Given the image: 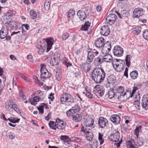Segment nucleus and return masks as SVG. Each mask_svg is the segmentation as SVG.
Here are the masks:
<instances>
[{
	"label": "nucleus",
	"mask_w": 148,
	"mask_h": 148,
	"mask_svg": "<svg viewBox=\"0 0 148 148\" xmlns=\"http://www.w3.org/2000/svg\"><path fill=\"white\" fill-rule=\"evenodd\" d=\"M105 73L100 68H96L92 71L91 74L92 79L97 83L102 82L105 77Z\"/></svg>",
	"instance_id": "nucleus-1"
},
{
	"label": "nucleus",
	"mask_w": 148,
	"mask_h": 148,
	"mask_svg": "<svg viewBox=\"0 0 148 148\" xmlns=\"http://www.w3.org/2000/svg\"><path fill=\"white\" fill-rule=\"evenodd\" d=\"M46 43L44 46H42L41 45H38L36 46L37 49H39L38 51V53L40 54H42L45 50L47 49V52H48L51 49V47L53 44L52 39L51 38H47L46 39Z\"/></svg>",
	"instance_id": "nucleus-2"
},
{
	"label": "nucleus",
	"mask_w": 148,
	"mask_h": 148,
	"mask_svg": "<svg viewBox=\"0 0 148 148\" xmlns=\"http://www.w3.org/2000/svg\"><path fill=\"white\" fill-rule=\"evenodd\" d=\"M120 136L119 132L116 130L114 131L113 133L109 136V138L111 141L115 142L118 141V143H115V144L118 148L120 147V144L122 142L121 138H120Z\"/></svg>",
	"instance_id": "nucleus-3"
},
{
	"label": "nucleus",
	"mask_w": 148,
	"mask_h": 148,
	"mask_svg": "<svg viewBox=\"0 0 148 148\" xmlns=\"http://www.w3.org/2000/svg\"><path fill=\"white\" fill-rule=\"evenodd\" d=\"M60 101L63 104H65L66 102L73 103L74 99L72 95L70 94L65 93L61 95Z\"/></svg>",
	"instance_id": "nucleus-4"
},
{
	"label": "nucleus",
	"mask_w": 148,
	"mask_h": 148,
	"mask_svg": "<svg viewBox=\"0 0 148 148\" xmlns=\"http://www.w3.org/2000/svg\"><path fill=\"white\" fill-rule=\"evenodd\" d=\"M7 26L6 27H3L0 32V38L2 39L5 38L6 40H9L11 39L10 36L8 35V30Z\"/></svg>",
	"instance_id": "nucleus-5"
},
{
	"label": "nucleus",
	"mask_w": 148,
	"mask_h": 148,
	"mask_svg": "<svg viewBox=\"0 0 148 148\" xmlns=\"http://www.w3.org/2000/svg\"><path fill=\"white\" fill-rule=\"evenodd\" d=\"M117 18V16L116 14L111 13L106 17V20L108 24L110 25H111L115 23Z\"/></svg>",
	"instance_id": "nucleus-6"
},
{
	"label": "nucleus",
	"mask_w": 148,
	"mask_h": 148,
	"mask_svg": "<svg viewBox=\"0 0 148 148\" xmlns=\"http://www.w3.org/2000/svg\"><path fill=\"white\" fill-rule=\"evenodd\" d=\"M93 91L95 93L98 94L99 96H102L104 94V88L101 85H97L94 87Z\"/></svg>",
	"instance_id": "nucleus-7"
},
{
	"label": "nucleus",
	"mask_w": 148,
	"mask_h": 148,
	"mask_svg": "<svg viewBox=\"0 0 148 148\" xmlns=\"http://www.w3.org/2000/svg\"><path fill=\"white\" fill-rule=\"evenodd\" d=\"M123 52V48L119 45L116 46L114 47L113 53L114 56L117 57L122 56Z\"/></svg>",
	"instance_id": "nucleus-8"
},
{
	"label": "nucleus",
	"mask_w": 148,
	"mask_h": 148,
	"mask_svg": "<svg viewBox=\"0 0 148 148\" xmlns=\"http://www.w3.org/2000/svg\"><path fill=\"white\" fill-rule=\"evenodd\" d=\"M145 12V10L143 8H137L134 9L133 11V16L135 17L138 18L142 16Z\"/></svg>",
	"instance_id": "nucleus-9"
},
{
	"label": "nucleus",
	"mask_w": 148,
	"mask_h": 148,
	"mask_svg": "<svg viewBox=\"0 0 148 148\" xmlns=\"http://www.w3.org/2000/svg\"><path fill=\"white\" fill-rule=\"evenodd\" d=\"M66 125V124L65 123L58 118L56 119L55 123V126L57 129L63 130L64 129Z\"/></svg>",
	"instance_id": "nucleus-10"
},
{
	"label": "nucleus",
	"mask_w": 148,
	"mask_h": 148,
	"mask_svg": "<svg viewBox=\"0 0 148 148\" xmlns=\"http://www.w3.org/2000/svg\"><path fill=\"white\" fill-rule=\"evenodd\" d=\"M98 124L99 127L104 128L108 125V121L106 118L100 117L99 119Z\"/></svg>",
	"instance_id": "nucleus-11"
},
{
	"label": "nucleus",
	"mask_w": 148,
	"mask_h": 148,
	"mask_svg": "<svg viewBox=\"0 0 148 148\" xmlns=\"http://www.w3.org/2000/svg\"><path fill=\"white\" fill-rule=\"evenodd\" d=\"M110 32L109 27L107 25H104L101 27L100 34L105 36H107L109 35Z\"/></svg>",
	"instance_id": "nucleus-12"
},
{
	"label": "nucleus",
	"mask_w": 148,
	"mask_h": 148,
	"mask_svg": "<svg viewBox=\"0 0 148 148\" xmlns=\"http://www.w3.org/2000/svg\"><path fill=\"white\" fill-rule=\"evenodd\" d=\"M141 105L142 107L146 110L148 109V94L143 95L142 98Z\"/></svg>",
	"instance_id": "nucleus-13"
},
{
	"label": "nucleus",
	"mask_w": 148,
	"mask_h": 148,
	"mask_svg": "<svg viewBox=\"0 0 148 148\" xmlns=\"http://www.w3.org/2000/svg\"><path fill=\"white\" fill-rule=\"evenodd\" d=\"M115 90L118 93H120L121 94L120 95V96H118V99L119 100L121 96L124 97L125 95H127V93L126 92H125L124 93H123V92L124 90V88L122 86H119L115 88Z\"/></svg>",
	"instance_id": "nucleus-14"
},
{
	"label": "nucleus",
	"mask_w": 148,
	"mask_h": 148,
	"mask_svg": "<svg viewBox=\"0 0 148 148\" xmlns=\"http://www.w3.org/2000/svg\"><path fill=\"white\" fill-rule=\"evenodd\" d=\"M94 119L90 117H88L84 121V125L86 127L93 128Z\"/></svg>",
	"instance_id": "nucleus-15"
},
{
	"label": "nucleus",
	"mask_w": 148,
	"mask_h": 148,
	"mask_svg": "<svg viewBox=\"0 0 148 148\" xmlns=\"http://www.w3.org/2000/svg\"><path fill=\"white\" fill-rule=\"evenodd\" d=\"M115 79L114 76L113 75H110L107 79V83L106 86L107 87H109L110 85H113L115 82Z\"/></svg>",
	"instance_id": "nucleus-16"
},
{
	"label": "nucleus",
	"mask_w": 148,
	"mask_h": 148,
	"mask_svg": "<svg viewBox=\"0 0 148 148\" xmlns=\"http://www.w3.org/2000/svg\"><path fill=\"white\" fill-rule=\"evenodd\" d=\"M104 43V39L102 37H100L97 39L95 44L97 47L101 48L103 46Z\"/></svg>",
	"instance_id": "nucleus-17"
},
{
	"label": "nucleus",
	"mask_w": 148,
	"mask_h": 148,
	"mask_svg": "<svg viewBox=\"0 0 148 148\" xmlns=\"http://www.w3.org/2000/svg\"><path fill=\"white\" fill-rule=\"evenodd\" d=\"M110 120L115 124H119L121 121L119 116L116 114L112 115L110 117Z\"/></svg>",
	"instance_id": "nucleus-18"
},
{
	"label": "nucleus",
	"mask_w": 148,
	"mask_h": 148,
	"mask_svg": "<svg viewBox=\"0 0 148 148\" xmlns=\"http://www.w3.org/2000/svg\"><path fill=\"white\" fill-rule=\"evenodd\" d=\"M77 15L82 21H84L86 18V13L84 11L81 10H79L77 13Z\"/></svg>",
	"instance_id": "nucleus-19"
},
{
	"label": "nucleus",
	"mask_w": 148,
	"mask_h": 148,
	"mask_svg": "<svg viewBox=\"0 0 148 148\" xmlns=\"http://www.w3.org/2000/svg\"><path fill=\"white\" fill-rule=\"evenodd\" d=\"M67 15L68 19L70 21L73 22L74 20V16L75 15V11L73 10H70L67 12Z\"/></svg>",
	"instance_id": "nucleus-20"
},
{
	"label": "nucleus",
	"mask_w": 148,
	"mask_h": 148,
	"mask_svg": "<svg viewBox=\"0 0 148 148\" xmlns=\"http://www.w3.org/2000/svg\"><path fill=\"white\" fill-rule=\"evenodd\" d=\"M103 55L100 54L97 58L95 59L94 63L96 65H99L101 64L103 62Z\"/></svg>",
	"instance_id": "nucleus-21"
},
{
	"label": "nucleus",
	"mask_w": 148,
	"mask_h": 148,
	"mask_svg": "<svg viewBox=\"0 0 148 148\" xmlns=\"http://www.w3.org/2000/svg\"><path fill=\"white\" fill-rule=\"evenodd\" d=\"M10 14H6L3 17V19L4 21H3V22L7 26H9L10 23L11 21Z\"/></svg>",
	"instance_id": "nucleus-22"
},
{
	"label": "nucleus",
	"mask_w": 148,
	"mask_h": 148,
	"mask_svg": "<svg viewBox=\"0 0 148 148\" xmlns=\"http://www.w3.org/2000/svg\"><path fill=\"white\" fill-rule=\"evenodd\" d=\"M88 63V62L84 63L81 65H80L81 68L83 69L85 71L88 72L90 70V64Z\"/></svg>",
	"instance_id": "nucleus-23"
},
{
	"label": "nucleus",
	"mask_w": 148,
	"mask_h": 148,
	"mask_svg": "<svg viewBox=\"0 0 148 148\" xmlns=\"http://www.w3.org/2000/svg\"><path fill=\"white\" fill-rule=\"evenodd\" d=\"M94 57L93 52H92L91 51H88L86 61L88 62V63H90L92 62Z\"/></svg>",
	"instance_id": "nucleus-24"
},
{
	"label": "nucleus",
	"mask_w": 148,
	"mask_h": 148,
	"mask_svg": "<svg viewBox=\"0 0 148 148\" xmlns=\"http://www.w3.org/2000/svg\"><path fill=\"white\" fill-rule=\"evenodd\" d=\"M122 64H125V62L124 61L121 60L119 59H114L112 62V64L113 67H115V66H118L119 65Z\"/></svg>",
	"instance_id": "nucleus-25"
},
{
	"label": "nucleus",
	"mask_w": 148,
	"mask_h": 148,
	"mask_svg": "<svg viewBox=\"0 0 148 148\" xmlns=\"http://www.w3.org/2000/svg\"><path fill=\"white\" fill-rule=\"evenodd\" d=\"M86 138L89 141H91L92 140L94 136L92 132H89L88 130L86 132Z\"/></svg>",
	"instance_id": "nucleus-26"
},
{
	"label": "nucleus",
	"mask_w": 148,
	"mask_h": 148,
	"mask_svg": "<svg viewBox=\"0 0 148 148\" xmlns=\"http://www.w3.org/2000/svg\"><path fill=\"white\" fill-rule=\"evenodd\" d=\"M103 62H110L112 60V56L109 54L103 55Z\"/></svg>",
	"instance_id": "nucleus-27"
},
{
	"label": "nucleus",
	"mask_w": 148,
	"mask_h": 148,
	"mask_svg": "<svg viewBox=\"0 0 148 148\" xmlns=\"http://www.w3.org/2000/svg\"><path fill=\"white\" fill-rule=\"evenodd\" d=\"M90 22H89V21L86 22L81 27V30L85 31L88 30V28L90 27Z\"/></svg>",
	"instance_id": "nucleus-28"
},
{
	"label": "nucleus",
	"mask_w": 148,
	"mask_h": 148,
	"mask_svg": "<svg viewBox=\"0 0 148 148\" xmlns=\"http://www.w3.org/2000/svg\"><path fill=\"white\" fill-rule=\"evenodd\" d=\"M125 66V64H121L119 65L115 66V67H114V68L116 70L117 72H120L123 70Z\"/></svg>",
	"instance_id": "nucleus-29"
},
{
	"label": "nucleus",
	"mask_w": 148,
	"mask_h": 148,
	"mask_svg": "<svg viewBox=\"0 0 148 148\" xmlns=\"http://www.w3.org/2000/svg\"><path fill=\"white\" fill-rule=\"evenodd\" d=\"M116 94V93L114 91V89L111 88L108 92V97L109 99H111L112 98L114 97Z\"/></svg>",
	"instance_id": "nucleus-30"
},
{
	"label": "nucleus",
	"mask_w": 148,
	"mask_h": 148,
	"mask_svg": "<svg viewBox=\"0 0 148 148\" xmlns=\"http://www.w3.org/2000/svg\"><path fill=\"white\" fill-rule=\"evenodd\" d=\"M35 95H37L38 98H39V99H43L45 97V95L44 94V92L43 91H41L40 90H39L35 92Z\"/></svg>",
	"instance_id": "nucleus-31"
},
{
	"label": "nucleus",
	"mask_w": 148,
	"mask_h": 148,
	"mask_svg": "<svg viewBox=\"0 0 148 148\" xmlns=\"http://www.w3.org/2000/svg\"><path fill=\"white\" fill-rule=\"evenodd\" d=\"M39 101V98L37 96L34 97L32 100L30 99V98L29 99V101L31 104L34 106L36 105L37 104V102Z\"/></svg>",
	"instance_id": "nucleus-32"
},
{
	"label": "nucleus",
	"mask_w": 148,
	"mask_h": 148,
	"mask_svg": "<svg viewBox=\"0 0 148 148\" xmlns=\"http://www.w3.org/2000/svg\"><path fill=\"white\" fill-rule=\"evenodd\" d=\"M47 72L43 71L41 72L40 77L41 80L43 81H44L45 79L49 78V76H48L47 75V74H48V73Z\"/></svg>",
	"instance_id": "nucleus-33"
},
{
	"label": "nucleus",
	"mask_w": 148,
	"mask_h": 148,
	"mask_svg": "<svg viewBox=\"0 0 148 148\" xmlns=\"http://www.w3.org/2000/svg\"><path fill=\"white\" fill-rule=\"evenodd\" d=\"M73 120L75 122H79L82 119V116L79 114H77L73 117Z\"/></svg>",
	"instance_id": "nucleus-34"
},
{
	"label": "nucleus",
	"mask_w": 148,
	"mask_h": 148,
	"mask_svg": "<svg viewBox=\"0 0 148 148\" xmlns=\"http://www.w3.org/2000/svg\"><path fill=\"white\" fill-rule=\"evenodd\" d=\"M137 89L138 88L136 87H135L133 88L132 92H131V91L130 90H126L127 95H130V96L129 97V98L130 97H133L134 95V94L135 93V92L137 90Z\"/></svg>",
	"instance_id": "nucleus-35"
},
{
	"label": "nucleus",
	"mask_w": 148,
	"mask_h": 148,
	"mask_svg": "<svg viewBox=\"0 0 148 148\" xmlns=\"http://www.w3.org/2000/svg\"><path fill=\"white\" fill-rule=\"evenodd\" d=\"M138 74L136 71H134L131 72L130 74V76L132 79H135L138 77Z\"/></svg>",
	"instance_id": "nucleus-36"
},
{
	"label": "nucleus",
	"mask_w": 148,
	"mask_h": 148,
	"mask_svg": "<svg viewBox=\"0 0 148 148\" xmlns=\"http://www.w3.org/2000/svg\"><path fill=\"white\" fill-rule=\"evenodd\" d=\"M58 58H55V57L54 58V59H51L50 61V65H51L52 66H55V65H56L57 64V63L56 62V60H60V55L58 54Z\"/></svg>",
	"instance_id": "nucleus-37"
},
{
	"label": "nucleus",
	"mask_w": 148,
	"mask_h": 148,
	"mask_svg": "<svg viewBox=\"0 0 148 148\" xmlns=\"http://www.w3.org/2000/svg\"><path fill=\"white\" fill-rule=\"evenodd\" d=\"M142 127V126L141 125L137 126L135 129L134 134L136 136L137 138H138L139 132L141 130Z\"/></svg>",
	"instance_id": "nucleus-38"
},
{
	"label": "nucleus",
	"mask_w": 148,
	"mask_h": 148,
	"mask_svg": "<svg viewBox=\"0 0 148 148\" xmlns=\"http://www.w3.org/2000/svg\"><path fill=\"white\" fill-rule=\"evenodd\" d=\"M71 109H72V112H74L75 114V113L79 112L80 109V107L77 105H76L73 107Z\"/></svg>",
	"instance_id": "nucleus-39"
},
{
	"label": "nucleus",
	"mask_w": 148,
	"mask_h": 148,
	"mask_svg": "<svg viewBox=\"0 0 148 148\" xmlns=\"http://www.w3.org/2000/svg\"><path fill=\"white\" fill-rule=\"evenodd\" d=\"M6 136L8 138L12 139L14 138L15 135L14 133L12 132H7Z\"/></svg>",
	"instance_id": "nucleus-40"
},
{
	"label": "nucleus",
	"mask_w": 148,
	"mask_h": 148,
	"mask_svg": "<svg viewBox=\"0 0 148 148\" xmlns=\"http://www.w3.org/2000/svg\"><path fill=\"white\" fill-rule=\"evenodd\" d=\"M121 15L122 17H128L130 16V14L128 11L126 10H123L121 12Z\"/></svg>",
	"instance_id": "nucleus-41"
},
{
	"label": "nucleus",
	"mask_w": 148,
	"mask_h": 148,
	"mask_svg": "<svg viewBox=\"0 0 148 148\" xmlns=\"http://www.w3.org/2000/svg\"><path fill=\"white\" fill-rule=\"evenodd\" d=\"M131 56L130 55H127L126 56L125 61L126 64L128 68L129 67L130 65V60Z\"/></svg>",
	"instance_id": "nucleus-42"
},
{
	"label": "nucleus",
	"mask_w": 148,
	"mask_h": 148,
	"mask_svg": "<svg viewBox=\"0 0 148 148\" xmlns=\"http://www.w3.org/2000/svg\"><path fill=\"white\" fill-rule=\"evenodd\" d=\"M141 28L139 26L136 27L133 31L134 34L138 35L140 32Z\"/></svg>",
	"instance_id": "nucleus-43"
},
{
	"label": "nucleus",
	"mask_w": 148,
	"mask_h": 148,
	"mask_svg": "<svg viewBox=\"0 0 148 148\" xmlns=\"http://www.w3.org/2000/svg\"><path fill=\"white\" fill-rule=\"evenodd\" d=\"M103 47L108 48V49H110L111 48V42L110 41H107L104 43Z\"/></svg>",
	"instance_id": "nucleus-44"
},
{
	"label": "nucleus",
	"mask_w": 148,
	"mask_h": 148,
	"mask_svg": "<svg viewBox=\"0 0 148 148\" xmlns=\"http://www.w3.org/2000/svg\"><path fill=\"white\" fill-rule=\"evenodd\" d=\"M103 47L108 48V49H110L111 48V42L110 41H107L104 43Z\"/></svg>",
	"instance_id": "nucleus-45"
},
{
	"label": "nucleus",
	"mask_w": 148,
	"mask_h": 148,
	"mask_svg": "<svg viewBox=\"0 0 148 148\" xmlns=\"http://www.w3.org/2000/svg\"><path fill=\"white\" fill-rule=\"evenodd\" d=\"M50 3L47 0H46L44 3V8L46 10H48L49 8Z\"/></svg>",
	"instance_id": "nucleus-46"
},
{
	"label": "nucleus",
	"mask_w": 148,
	"mask_h": 148,
	"mask_svg": "<svg viewBox=\"0 0 148 148\" xmlns=\"http://www.w3.org/2000/svg\"><path fill=\"white\" fill-rule=\"evenodd\" d=\"M31 17L33 19H35L37 16L36 12L33 10H31L30 12Z\"/></svg>",
	"instance_id": "nucleus-47"
},
{
	"label": "nucleus",
	"mask_w": 148,
	"mask_h": 148,
	"mask_svg": "<svg viewBox=\"0 0 148 148\" xmlns=\"http://www.w3.org/2000/svg\"><path fill=\"white\" fill-rule=\"evenodd\" d=\"M12 108H13L17 113L21 115V111L19 110V107L16 104L14 105L12 107Z\"/></svg>",
	"instance_id": "nucleus-48"
},
{
	"label": "nucleus",
	"mask_w": 148,
	"mask_h": 148,
	"mask_svg": "<svg viewBox=\"0 0 148 148\" xmlns=\"http://www.w3.org/2000/svg\"><path fill=\"white\" fill-rule=\"evenodd\" d=\"M110 51V49H108V48L103 47L102 49L101 52L102 55H104L108 53Z\"/></svg>",
	"instance_id": "nucleus-49"
},
{
	"label": "nucleus",
	"mask_w": 148,
	"mask_h": 148,
	"mask_svg": "<svg viewBox=\"0 0 148 148\" xmlns=\"http://www.w3.org/2000/svg\"><path fill=\"white\" fill-rule=\"evenodd\" d=\"M98 134V139L100 141V145H101L103 143L104 141V139L102 137L103 136V134H101L100 133H99Z\"/></svg>",
	"instance_id": "nucleus-50"
},
{
	"label": "nucleus",
	"mask_w": 148,
	"mask_h": 148,
	"mask_svg": "<svg viewBox=\"0 0 148 148\" xmlns=\"http://www.w3.org/2000/svg\"><path fill=\"white\" fill-rule=\"evenodd\" d=\"M49 127L52 129L56 130V128L55 126V124H54V122L53 121H50L49 123Z\"/></svg>",
	"instance_id": "nucleus-51"
},
{
	"label": "nucleus",
	"mask_w": 148,
	"mask_h": 148,
	"mask_svg": "<svg viewBox=\"0 0 148 148\" xmlns=\"http://www.w3.org/2000/svg\"><path fill=\"white\" fill-rule=\"evenodd\" d=\"M143 36L144 38L148 41V29H146L144 32Z\"/></svg>",
	"instance_id": "nucleus-52"
},
{
	"label": "nucleus",
	"mask_w": 148,
	"mask_h": 148,
	"mask_svg": "<svg viewBox=\"0 0 148 148\" xmlns=\"http://www.w3.org/2000/svg\"><path fill=\"white\" fill-rule=\"evenodd\" d=\"M66 115L68 116H73L75 113L74 112H72V109H71L68 110L66 113Z\"/></svg>",
	"instance_id": "nucleus-53"
},
{
	"label": "nucleus",
	"mask_w": 148,
	"mask_h": 148,
	"mask_svg": "<svg viewBox=\"0 0 148 148\" xmlns=\"http://www.w3.org/2000/svg\"><path fill=\"white\" fill-rule=\"evenodd\" d=\"M11 121L13 122V123H18L19 122L20 120V119H18L16 117H14L11 116Z\"/></svg>",
	"instance_id": "nucleus-54"
},
{
	"label": "nucleus",
	"mask_w": 148,
	"mask_h": 148,
	"mask_svg": "<svg viewBox=\"0 0 148 148\" xmlns=\"http://www.w3.org/2000/svg\"><path fill=\"white\" fill-rule=\"evenodd\" d=\"M56 77L58 81H60L62 78V75L60 73L57 72L56 74Z\"/></svg>",
	"instance_id": "nucleus-55"
},
{
	"label": "nucleus",
	"mask_w": 148,
	"mask_h": 148,
	"mask_svg": "<svg viewBox=\"0 0 148 148\" xmlns=\"http://www.w3.org/2000/svg\"><path fill=\"white\" fill-rule=\"evenodd\" d=\"M38 109L39 110V112L40 113L42 114L43 113L44 108L42 104H41V105L39 106V107H38Z\"/></svg>",
	"instance_id": "nucleus-56"
},
{
	"label": "nucleus",
	"mask_w": 148,
	"mask_h": 148,
	"mask_svg": "<svg viewBox=\"0 0 148 148\" xmlns=\"http://www.w3.org/2000/svg\"><path fill=\"white\" fill-rule=\"evenodd\" d=\"M43 71H48L47 69L46 68V65L44 64L41 65L40 72L41 73Z\"/></svg>",
	"instance_id": "nucleus-57"
},
{
	"label": "nucleus",
	"mask_w": 148,
	"mask_h": 148,
	"mask_svg": "<svg viewBox=\"0 0 148 148\" xmlns=\"http://www.w3.org/2000/svg\"><path fill=\"white\" fill-rule=\"evenodd\" d=\"M64 145H65V147H67L69 146L71 143V140L70 138L68 139V140L66 141H64Z\"/></svg>",
	"instance_id": "nucleus-58"
},
{
	"label": "nucleus",
	"mask_w": 148,
	"mask_h": 148,
	"mask_svg": "<svg viewBox=\"0 0 148 148\" xmlns=\"http://www.w3.org/2000/svg\"><path fill=\"white\" fill-rule=\"evenodd\" d=\"M69 36V35L67 33H64L62 36V38L63 40H66Z\"/></svg>",
	"instance_id": "nucleus-59"
},
{
	"label": "nucleus",
	"mask_w": 148,
	"mask_h": 148,
	"mask_svg": "<svg viewBox=\"0 0 148 148\" xmlns=\"http://www.w3.org/2000/svg\"><path fill=\"white\" fill-rule=\"evenodd\" d=\"M27 59L31 63L34 62L33 58L32 56L31 55H29L27 56Z\"/></svg>",
	"instance_id": "nucleus-60"
},
{
	"label": "nucleus",
	"mask_w": 148,
	"mask_h": 148,
	"mask_svg": "<svg viewBox=\"0 0 148 148\" xmlns=\"http://www.w3.org/2000/svg\"><path fill=\"white\" fill-rule=\"evenodd\" d=\"M61 139L63 141V142H64V141H66L67 140H68V139H69V138L67 136H61Z\"/></svg>",
	"instance_id": "nucleus-61"
},
{
	"label": "nucleus",
	"mask_w": 148,
	"mask_h": 148,
	"mask_svg": "<svg viewBox=\"0 0 148 148\" xmlns=\"http://www.w3.org/2000/svg\"><path fill=\"white\" fill-rule=\"evenodd\" d=\"M136 100H135V101L136 102L137 101V102H138V104H137V105L138 106H139L140 105L139 103L140 99V97L139 94H138V95L136 96Z\"/></svg>",
	"instance_id": "nucleus-62"
},
{
	"label": "nucleus",
	"mask_w": 148,
	"mask_h": 148,
	"mask_svg": "<svg viewBox=\"0 0 148 148\" xmlns=\"http://www.w3.org/2000/svg\"><path fill=\"white\" fill-rule=\"evenodd\" d=\"M5 107L8 110H10L12 108V107L8 103H6L5 105Z\"/></svg>",
	"instance_id": "nucleus-63"
},
{
	"label": "nucleus",
	"mask_w": 148,
	"mask_h": 148,
	"mask_svg": "<svg viewBox=\"0 0 148 148\" xmlns=\"http://www.w3.org/2000/svg\"><path fill=\"white\" fill-rule=\"evenodd\" d=\"M80 73L79 70L78 69H75V76L76 77H78L79 76Z\"/></svg>",
	"instance_id": "nucleus-64"
}]
</instances>
